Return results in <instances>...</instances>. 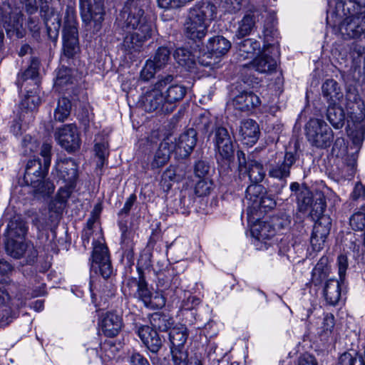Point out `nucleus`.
<instances>
[{
	"instance_id": "obj_1",
	"label": "nucleus",
	"mask_w": 365,
	"mask_h": 365,
	"mask_svg": "<svg viewBox=\"0 0 365 365\" xmlns=\"http://www.w3.org/2000/svg\"><path fill=\"white\" fill-rule=\"evenodd\" d=\"M346 108L349 110L351 123L348 125V136L358 153L365 139V106L355 88H349L346 95Z\"/></svg>"
},
{
	"instance_id": "obj_2",
	"label": "nucleus",
	"mask_w": 365,
	"mask_h": 365,
	"mask_svg": "<svg viewBox=\"0 0 365 365\" xmlns=\"http://www.w3.org/2000/svg\"><path fill=\"white\" fill-rule=\"evenodd\" d=\"M174 80L173 75L160 76L157 82L141 96L140 104L146 112L170 113L173 107H168L164 98V90Z\"/></svg>"
},
{
	"instance_id": "obj_3",
	"label": "nucleus",
	"mask_w": 365,
	"mask_h": 365,
	"mask_svg": "<svg viewBox=\"0 0 365 365\" xmlns=\"http://www.w3.org/2000/svg\"><path fill=\"white\" fill-rule=\"evenodd\" d=\"M305 135L312 146L321 149L329 147L334 139L331 128L325 121L318 118H312L307 122Z\"/></svg>"
},
{
	"instance_id": "obj_4",
	"label": "nucleus",
	"mask_w": 365,
	"mask_h": 365,
	"mask_svg": "<svg viewBox=\"0 0 365 365\" xmlns=\"http://www.w3.org/2000/svg\"><path fill=\"white\" fill-rule=\"evenodd\" d=\"M212 141L217 163L221 165V169L224 171L228 170L230 163L234 158V146L227 130L221 126L216 128Z\"/></svg>"
},
{
	"instance_id": "obj_5",
	"label": "nucleus",
	"mask_w": 365,
	"mask_h": 365,
	"mask_svg": "<svg viewBox=\"0 0 365 365\" xmlns=\"http://www.w3.org/2000/svg\"><path fill=\"white\" fill-rule=\"evenodd\" d=\"M337 267L339 280L329 279L324 289V298L331 305L336 304L341 297V287L344 283L346 272L349 267L348 258L346 255L338 256Z\"/></svg>"
},
{
	"instance_id": "obj_6",
	"label": "nucleus",
	"mask_w": 365,
	"mask_h": 365,
	"mask_svg": "<svg viewBox=\"0 0 365 365\" xmlns=\"http://www.w3.org/2000/svg\"><path fill=\"white\" fill-rule=\"evenodd\" d=\"M150 24H126L128 34L124 39L123 47L125 51L133 56L139 53L143 42L151 36L152 29Z\"/></svg>"
},
{
	"instance_id": "obj_7",
	"label": "nucleus",
	"mask_w": 365,
	"mask_h": 365,
	"mask_svg": "<svg viewBox=\"0 0 365 365\" xmlns=\"http://www.w3.org/2000/svg\"><path fill=\"white\" fill-rule=\"evenodd\" d=\"M298 159L297 152L287 151L283 157H276L274 163L268 164L269 177L285 180L290 175V170Z\"/></svg>"
},
{
	"instance_id": "obj_8",
	"label": "nucleus",
	"mask_w": 365,
	"mask_h": 365,
	"mask_svg": "<svg viewBox=\"0 0 365 365\" xmlns=\"http://www.w3.org/2000/svg\"><path fill=\"white\" fill-rule=\"evenodd\" d=\"M58 143L68 152L77 150L81 145V139L77 128L73 124L65 125L55 133Z\"/></svg>"
},
{
	"instance_id": "obj_9",
	"label": "nucleus",
	"mask_w": 365,
	"mask_h": 365,
	"mask_svg": "<svg viewBox=\"0 0 365 365\" xmlns=\"http://www.w3.org/2000/svg\"><path fill=\"white\" fill-rule=\"evenodd\" d=\"M81 15L83 23H101L104 20L103 0H79Z\"/></svg>"
},
{
	"instance_id": "obj_10",
	"label": "nucleus",
	"mask_w": 365,
	"mask_h": 365,
	"mask_svg": "<svg viewBox=\"0 0 365 365\" xmlns=\"http://www.w3.org/2000/svg\"><path fill=\"white\" fill-rule=\"evenodd\" d=\"M264 187L259 184L252 183L247 187L245 199L247 203V214L249 221L257 220L259 215H257L260 207L261 197L264 195Z\"/></svg>"
},
{
	"instance_id": "obj_11",
	"label": "nucleus",
	"mask_w": 365,
	"mask_h": 365,
	"mask_svg": "<svg viewBox=\"0 0 365 365\" xmlns=\"http://www.w3.org/2000/svg\"><path fill=\"white\" fill-rule=\"evenodd\" d=\"M187 19L190 23H207L217 21V8L209 2L196 4L190 9Z\"/></svg>"
},
{
	"instance_id": "obj_12",
	"label": "nucleus",
	"mask_w": 365,
	"mask_h": 365,
	"mask_svg": "<svg viewBox=\"0 0 365 365\" xmlns=\"http://www.w3.org/2000/svg\"><path fill=\"white\" fill-rule=\"evenodd\" d=\"M45 177L42 174L34 175L30 172L24 173V180L26 185L33 187L35 195L46 196L53 193L55 187L53 182Z\"/></svg>"
},
{
	"instance_id": "obj_13",
	"label": "nucleus",
	"mask_w": 365,
	"mask_h": 365,
	"mask_svg": "<svg viewBox=\"0 0 365 365\" xmlns=\"http://www.w3.org/2000/svg\"><path fill=\"white\" fill-rule=\"evenodd\" d=\"M99 326L107 337L116 336L123 327V318L115 312H108L101 316Z\"/></svg>"
},
{
	"instance_id": "obj_14",
	"label": "nucleus",
	"mask_w": 365,
	"mask_h": 365,
	"mask_svg": "<svg viewBox=\"0 0 365 365\" xmlns=\"http://www.w3.org/2000/svg\"><path fill=\"white\" fill-rule=\"evenodd\" d=\"M278 56L274 55V51L263 48L262 53L254 58L249 65L259 73H269L275 71Z\"/></svg>"
},
{
	"instance_id": "obj_15",
	"label": "nucleus",
	"mask_w": 365,
	"mask_h": 365,
	"mask_svg": "<svg viewBox=\"0 0 365 365\" xmlns=\"http://www.w3.org/2000/svg\"><path fill=\"white\" fill-rule=\"evenodd\" d=\"M55 170L58 179L68 185H76L78 178V165L71 158H66L56 163Z\"/></svg>"
},
{
	"instance_id": "obj_16",
	"label": "nucleus",
	"mask_w": 365,
	"mask_h": 365,
	"mask_svg": "<svg viewBox=\"0 0 365 365\" xmlns=\"http://www.w3.org/2000/svg\"><path fill=\"white\" fill-rule=\"evenodd\" d=\"M63 53L73 57L79 51L78 29L74 24H64L63 29Z\"/></svg>"
},
{
	"instance_id": "obj_17",
	"label": "nucleus",
	"mask_w": 365,
	"mask_h": 365,
	"mask_svg": "<svg viewBox=\"0 0 365 365\" xmlns=\"http://www.w3.org/2000/svg\"><path fill=\"white\" fill-rule=\"evenodd\" d=\"M138 335L144 345L153 353H157L163 345V341L156 330L148 326L138 329Z\"/></svg>"
},
{
	"instance_id": "obj_18",
	"label": "nucleus",
	"mask_w": 365,
	"mask_h": 365,
	"mask_svg": "<svg viewBox=\"0 0 365 365\" xmlns=\"http://www.w3.org/2000/svg\"><path fill=\"white\" fill-rule=\"evenodd\" d=\"M239 133L245 144L252 145L259 136V125L252 119L243 120L240 123Z\"/></svg>"
},
{
	"instance_id": "obj_19",
	"label": "nucleus",
	"mask_w": 365,
	"mask_h": 365,
	"mask_svg": "<svg viewBox=\"0 0 365 365\" xmlns=\"http://www.w3.org/2000/svg\"><path fill=\"white\" fill-rule=\"evenodd\" d=\"M197 143V132L193 128L188 129L179 137L175 145L176 152L182 157H187L194 149Z\"/></svg>"
},
{
	"instance_id": "obj_20",
	"label": "nucleus",
	"mask_w": 365,
	"mask_h": 365,
	"mask_svg": "<svg viewBox=\"0 0 365 365\" xmlns=\"http://www.w3.org/2000/svg\"><path fill=\"white\" fill-rule=\"evenodd\" d=\"M233 106L240 111H250L260 104L259 98L252 92L244 91L237 95L232 101Z\"/></svg>"
},
{
	"instance_id": "obj_21",
	"label": "nucleus",
	"mask_w": 365,
	"mask_h": 365,
	"mask_svg": "<svg viewBox=\"0 0 365 365\" xmlns=\"http://www.w3.org/2000/svg\"><path fill=\"white\" fill-rule=\"evenodd\" d=\"M138 272L139 274L138 279L130 278L128 280L127 284L129 287H137L135 297L141 300L145 306H146L147 303L150 302V298L153 294L148 287L143 270L140 268H138Z\"/></svg>"
},
{
	"instance_id": "obj_22",
	"label": "nucleus",
	"mask_w": 365,
	"mask_h": 365,
	"mask_svg": "<svg viewBox=\"0 0 365 365\" xmlns=\"http://www.w3.org/2000/svg\"><path fill=\"white\" fill-rule=\"evenodd\" d=\"M324 98L331 104H336L344 96L338 83L333 79H327L322 86Z\"/></svg>"
},
{
	"instance_id": "obj_23",
	"label": "nucleus",
	"mask_w": 365,
	"mask_h": 365,
	"mask_svg": "<svg viewBox=\"0 0 365 365\" xmlns=\"http://www.w3.org/2000/svg\"><path fill=\"white\" fill-rule=\"evenodd\" d=\"M260 43L257 40L247 38L238 43L237 59L242 61L253 58L257 51H259Z\"/></svg>"
},
{
	"instance_id": "obj_24",
	"label": "nucleus",
	"mask_w": 365,
	"mask_h": 365,
	"mask_svg": "<svg viewBox=\"0 0 365 365\" xmlns=\"http://www.w3.org/2000/svg\"><path fill=\"white\" fill-rule=\"evenodd\" d=\"M231 47L230 42L222 36L210 38L207 48L217 58L225 55Z\"/></svg>"
},
{
	"instance_id": "obj_25",
	"label": "nucleus",
	"mask_w": 365,
	"mask_h": 365,
	"mask_svg": "<svg viewBox=\"0 0 365 365\" xmlns=\"http://www.w3.org/2000/svg\"><path fill=\"white\" fill-rule=\"evenodd\" d=\"M40 61L38 58L32 57L30 60L29 67L22 73L19 74L17 84L19 86H23L27 81H32L35 85L38 83V76Z\"/></svg>"
},
{
	"instance_id": "obj_26",
	"label": "nucleus",
	"mask_w": 365,
	"mask_h": 365,
	"mask_svg": "<svg viewBox=\"0 0 365 365\" xmlns=\"http://www.w3.org/2000/svg\"><path fill=\"white\" fill-rule=\"evenodd\" d=\"M263 36L264 40V48L270 49L274 51L275 56H279V47L278 42H272L275 39H277L279 33L274 26V24H264L263 29Z\"/></svg>"
},
{
	"instance_id": "obj_27",
	"label": "nucleus",
	"mask_w": 365,
	"mask_h": 365,
	"mask_svg": "<svg viewBox=\"0 0 365 365\" xmlns=\"http://www.w3.org/2000/svg\"><path fill=\"white\" fill-rule=\"evenodd\" d=\"M164 91V98L166 105L168 106V107L173 108L174 106L173 105L181 101L186 93V88L179 84H168Z\"/></svg>"
},
{
	"instance_id": "obj_28",
	"label": "nucleus",
	"mask_w": 365,
	"mask_h": 365,
	"mask_svg": "<svg viewBox=\"0 0 365 365\" xmlns=\"http://www.w3.org/2000/svg\"><path fill=\"white\" fill-rule=\"evenodd\" d=\"M174 58L177 63L185 68L190 70L196 65L195 54L184 47L178 48L173 53Z\"/></svg>"
},
{
	"instance_id": "obj_29",
	"label": "nucleus",
	"mask_w": 365,
	"mask_h": 365,
	"mask_svg": "<svg viewBox=\"0 0 365 365\" xmlns=\"http://www.w3.org/2000/svg\"><path fill=\"white\" fill-rule=\"evenodd\" d=\"M134 0H128L123 8L121 16L125 23H141L144 21V11L131 4Z\"/></svg>"
},
{
	"instance_id": "obj_30",
	"label": "nucleus",
	"mask_w": 365,
	"mask_h": 365,
	"mask_svg": "<svg viewBox=\"0 0 365 365\" xmlns=\"http://www.w3.org/2000/svg\"><path fill=\"white\" fill-rule=\"evenodd\" d=\"M327 118L335 129H339L344 125L345 113L341 106L331 104L327 108Z\"/></svg>"
},
{
	"instance_id": "obj_31",
	"label": "nucleus",
	"mask_w": 365,
	"mask_h": 365,
	"mask_svg": "<svg viewBox=\"0 0 365 365\" xmlns=\"http://www.w3.org/2000/svg\"><path fill=\"white\" fill-rule=\"evenodd\" d=\"M243 174L247 175L251 182L259 184V182L263 180L265 176V170L262 163L257 160H252L248 161L247 172H243Z\"/></svg>"
},
{
	"instance_id": "obj_32",
	"label": "nucleus",
	"mask_w": 365,
	"mask_h": 365,
	"mask_svg": "<svg viewBox=\"0 0 365 365\" xmlns=\"http://www.w3.org/2000/svg\"><path fill=\"white\" fill-rule=\"evenodd\" d=\"M187 329L184 327L173 328L169 333L170 349H184L187 339Z\"/></svg>"
},
{
	"instance_id": "obj_33",
	"label": "nucleus",
	"mask_w": 365,
	"mask_h": 365,
	"mask_svg": "<svg viewBox=\"0 0 365 365\" xmlns=\"http://www.w3.org/2000/svg\"><path fill=\"white\" fill-rule=\"evenodd\" d=\"M21 3L24 5L26 11L29 14H35L38 7L41 12L43 13L44 16L52 14L51 9L49 6L51 0H21Z\"/></svg>"
},
{
	"instance_id": "obj_34",
	"label": "nucleus",
	"mask_w": 365,
	"mask_h": 365,
	"mask_svg": "<svg viewBox=\"0 0 365 365\" xmlns=\"http://www.w3.org/2000/svg\"><path fill=\"white\" fill-rule=\"evenodd\" d=\"M329 274V267L327 265V259L321 258L312 270V281L315 285L322 284Z\"/></svg>"
},
{
	"instance_id": "obj_35",
	"label": "nucleus",
	"mask_w": 365,
	"mask_h": 365,
	"mask_svg": "<svg viewBox=\"0 0 365 365\" xmlns=\"http://www.w3.org/2000/svg\"><path fill=\"white\" fill-rule=\"evenodd\" d=\"M170 148L168 143L162 142L156 150L154 159L151 163L153 168H160L163 166L169 160Z\"/></svg>"
},
{
	"instance_id": "obj_36",
	"label": "nucleus",
	"mask_w": 365,
	"mask_h": 365,
	"mask_svg": "<svg viewBox=\"0 0 365 365\" xmlns=\"http://www.w3.org/2000/svg\"><path fill=\"white\" fill-rule=\"evenodd\" d=\"M150 324L155 330L165 331L173 325V320L168 314L156 312L151 315Z\"/></svg>"
},
{
	"instance_id": "obj_37",
	"label": "nucleus",
	"mask_w": 365,
	"mask_h": 365,
	"mask_svg": "<svg viewBox=\"0 0 365 365\" xmlns=\"http://www.w3.org/2000/svg\"><path fill=\"white\" fill-rule=\"evenodd\" d=\"M71 83H73L71 70L66 67L60 68L54 83L55 88L61 92L66 89V86Z\"/></svg>"
},
{
	"instance_id": "obj_38",
	"label": "nucleus",
	"mask_w": 365,
	"mask_h": 365,
	"mask_svg": "<svg viewBox=\"0 0 365 365\" xmlns=\"http://www.w3.org/2000/svg\"><path fill=\"white\" fill-rule=\"evenodd\" d=\"M337 29L345 39L361 37L364 31L361 24H338Z\"/></svg>"
},
{
	"instance_id": "obj_39",
	"label": "nucleus",
	"mask_w": 365,
	"mask_h": 365,
	"mask_svg": "<svg viewBox=\"0 0 365 365\" xmlns=\"http://www.w3.org/2000/svg\"><path fill=\"white\" fill-rule=\"evenodd\" d=\"M71 104L66 98L58 100L57 107L54 110V120L58 122L65 121L70 115Z\"/></svg>"
},
{
	"instance_id": "obj_40",
	"label": "nucleus",
	"mask_w": 365,
	"mask_h": 365,
	"mask_svg": "<svg viewBox=\"0 0 365 365\" xmlns=\"http://www.w3.org/2000/svg\"><path fill=\"white\" fill-rule=\"evenodd\" d=\"M331 225V220L328 215L321 216V217L317 219L312 233L327 238L329 234Z\"/></svg>"
},
{
	"instance_id": "obj_41",
	"label": "nucleus",
	"mask_w": 365,
	"mask_h": 365,
	"mask_svg": "<svg viewBox=\"0 0 365 365\" xmlns=\"http://www.w3.org/2000/svg\"><path fill=\"white\" fill-rule=\"evenodd\" d=\"M9 239L19 238L22 240L27 232L26 223L22 220H12L8 225Z\"/></svg>"
},
{
	"instance_id": "obj_42",
	"label": "nucleus",
	"mask_w": 365,
	"mask_h": 365,
	"mask_svg": "<svg viewBox=\"0 0 365 365\" xmlns=\"http://www.w3.org/2000/svg\"><path fill=\"white\" fill-rule=\"evenodd\" d=\"M310 215L314 219H319L321 216H324V212L326 209V200L324 196L319 193L314 198L310 205Z\"/></svg>"
},
{
	"instance_id": "obj_43",
	"label": "nucleus",
	"mask_w": 365,
	"mask_h": 365,
	"mask_svg": "<svg viewBox=\"0 0 365 365\" xmlns=\"http://www.w3.org/2000/svg\"><path fill=\"white\" fill-rule=\"evenodd\" d=\"M253 234L256 232L255 237L258 240H266L273 237L276 231L275 229L269 223L263 222L259 223L258 227L257 225L252 230Z\"/></svg>"
},
{
	"instance_id": "obj_44",
	"label": "nucleus",
	"mask_w": 365,
	"mask_h": 365,
	"mask_svg": "<svg viewBox=\"0 0 365 365\" xmlns=\"http://www.w3.org/2000/svg\"><path fill=\"white\" fill-rule=\"evenodd\" d=\"M6 250L7 252L14 258H20L26 250V245L23 241H18L14 239H9Z\"/></svg>"
},
{
	"instance_id": "obj_45",
	"label": "nucleus",
	"mask_w": 365,
	"mask_h": 365,
	"mask_svg": "<svg viewBox=\"0 0 365 365\" xmlns=\"http://www.w3.org/2000/svg\"><path fill=\"white\" fill-rule=\"evenodd\" d=\"M207 31L206 24H188L185 28V35L192 40H200L204 38Z\"/></svg>"
},
{
	"instance_id": "obj_46",
	"label": "nucleus",
	"mask_w": 365,
	"mask_h": 365,
	"mask_svg": "<svg viewBox=\"0 0 365 365\" xmlns=\"http://www.w3.org/2000/svg\"><path fill=\"white\" fill-rule=\"evenodd\" d=\"M340 365H365V358L361 354L344 352L339 358Z\"/></svg>"
},
{
	"instance_id": "obj_47",
	"label": "nucleus",
	"mask_w": 365,
	"mask_h": 365,
	"mask_svg": "<svg viewBox=\"0 0 365 365\" xmlns=\"http://www.w3.org/2000/svg\"><path fill=\"white\" fill-rule=\"evenodd\" d=\"M93 251L92 254V261L93 263L102 262L104 260L108 261L110 259L108 247L101 243H94Z\"/></svg>"
},
{
	"instance_id": "obj_48",
	"label": "nucleus",
	"mask_w": 365,
	"mask_h": 365,
	"mask_svg": "<svg viewBox=\"0 0 365 365\" xmlns=\"http://www.w3.org/2000/svg\"><path fill=\"white\" fill-rule=\"evenodd\" d=\"M350 225L355 230L365 231V203L361 205L360 211L351 217Z\"/></svg>"
},
{
	"instance_id": "obj_49",
	"label": "nucleus",
	"mask_w": 365,
	"mask_h": 365,
	"mask_svg": "<svg viewBox=\"0 0 365 365\" xmlns=\"http://www.w3.org/2000/svg\"><path fill=\"white\" fill-rule=\"evenodd\" d=\"M170 54V52L167 48L160 47L157 50L152 61L159 70H161L168 63Z\"/></svg>"
},
{
	"instance_id": "obj_50",
	"label": "nucleus",
	"mask_w": 365,
	"mask_h": 365,
	"mask_svg": "<svg viewBox=\"0 0 365 365\" xmlns=\"http://www.w3.org/2000/svg\"><path fill=\"white\" fill-rule=\"evenodd\" d=\"M158 71L160 70L155 66L152 59H148L140 71V78L143 81H148L155 76Z\"/></svg>"
},
{
	"instance_id": "obj_51",
	"label": "nucleus",
	"mask_w": 365,
	"mask_h": 365,
	"mask_svg": "<svg viewBox=\"0 0 365 365\" xmlns=\"http://www.w3.org/2000/svg\"><path fill=\"white\" fill-rule=\"evenodd\" d=\"M48 170H45L44 164L39 159H31L27 162L25 173H32L34 175L42 174L46 175Z\"/></svg>"
},
{
	"instance_id": "obj_52",
	"label": "nucleus",
	"mask_w": 365,
	"mask_h": 365,
	"mask_svg": "<svg viewBox=\"0 0 365 365\" xmlns=\"http://www.w3.org/2000/svg\"><path fill=\"white\" fill-rule=\"evenodd\" d=\"M129 232L127 229L122 232L121 247L123 250V255L128 259H131L133 255V243L129 237Z\"/></svg>"
},
{
	"instance_id": "obj_53",
	"label": "nucleus",
	"mask_w": 365,
	"mask_h": 365,
	"mask_svg": "<svg viewBox=\"0 0 365 365\" xmlns=\"http://www.w3.org/2000/svg\"><path fill=\"white\" fill-rule=\"evenodd\" d=\"M212 186V181L203 178L195 184V192L199 197L205 196L210 194Z\"/></svg>"
},
{
	"instance_id": "obj_54",
	"label": "nucleus",
	"mask_w": 365,
	"mask_h": 365,
	"mask_svg": "<svg viewBox=\"0 0 365 365\" xmlns=\"http://www.w3.org/2000/svg\"><path fill=\"white\" fill-rule=\"evenodd\" d=\"M174 365H187L188 355L184 349H170Z\"/></svg>"
},
{
	"instance_id": "obj_55",
	"label": "nucleus",
	"mask_w": 365,
	"mask_h": 365,
	"mask_svg": "<svg viewBox=\"0 0 365 365\" xmlns=\"http://www.w3.org/2000/svg\"><path fill=\"white\" fill-rule=\"evenodd\" d=\"M8 294L4 290L0 289V322L9 324V314L10 313L9 309L6 306H4V303L8 299Z\"/></svg>"
},
{
	"instance_id": "obj_56",
	"label": "nucleus",
	"mask_w": 365,
	"mask_h": 365,
	"mask_svg": "<svg viewBox=\"0 0 365 365\" xmlns=\"http://www.w3.org/2000/svg\"><path fill=\"white\" fill-rule=\"evenodd\" d=\"M297 200L302 210H307L314 200L312 193L307 189H304L299 192L297 196Z\"/></svg>"
},
{
	"instance_id": "obj_57",
	"label": "nucleus",
	"mask_w": 365,
	"mask_h": 365,
	"mask_svg": "<svg viewBox=\"0 0 365 365\" xmlns=\"http://www.w3.org/2000/svg\"><path fill=\"white\" fill-rule=\"evenodd\" d=\"M22 26L23 24H6L5 29L6 31L7 35L11 38H22L26 34V30L23 28Z\"/></svg>"
},
{
	"instance_id": "obj_58",
	"label": "nucleus",
	"mask_w": 365,
	"mask_h": 365,
	"mask_svg": "<svg viewBox=\"0 0 365 365\" xmlns=\"http://www.w3.org/2000/svg\"><path fill=\"white\" fill-rule=\"evenodd\" d=\"M76 185H68L65 183L63 187H61L57 193L56 200L58 202L64 203L70 197Z\"/></svg>"
},
{
	"instance_id": "obj_59",
	"label": "nucleus",
	"mask_w": 365,
	"mask_h": 365,
	"mask_svg": "<svg viewBox=\"0 0 365 365\" xmlns=\"http://www.w3.org/2000/svg\"><path fill=\"white\" fill-rule=\"evenodd\" d=\"M165 304V297L160 293H155L154 294H152L150 298V302H148L145 307L155 309L162 308Z\"/></svg>"
},
{
	"instance_id": "obj_60",
	"label": "nucleus",
	"mask_w": 365,
	"mask_h": 365,
	"mask_svg": "<svg viewBox=\"0 0 365 365\" xmlns=\"http://www.w3.org/2000/svg\"><path fill=\"white\" fill-rule=\"evenodd\" d=\"M195 125L196 128L202 132H207L210 126V120L209 115L204 113L199 115V118L195 120Z\"/></svg>"
},
{
	"instance_id": "obj_61",
	"label": "nucleus",
	"mask_w": 365,
	"mask_h": 365,
	"mask_svg": "<svg viewBox=\"0 0 365 365\" xmlns=\"http://www.w3.org/2000/svg\"><path fill=\"white\" fill-rule=\"evenodd\" d=\"M209 170V163L205 160H200L195 163L194 172L197 177L199 178H203L207 175Z\"/></svg>"
},
{
	"instance_id": "obj_62",
	"label": "nucleus",
	"mask_w": 365,
	"mask_h": 365,
	"mask_svg": "<svg viewBox=\"0 0 365 365\" xmlns=\"http://www.w3.org/2000/svg\"><path fill=\"white\" fill-rule=\"evenodd\" d=\"M51 145L45 143L42 145L41 148V155L43 158V164L45 170H48L51 165Z\"/></svg>"
},
{
	"instance_id": "obj_63",
	"label": "nucleus",
	"mask_w": 365,
	"mask_h": 365,
	"mask_svg": "<svg viewBox=\"0 0 365 365\" xmlns=\"http://www.w3.org/2000/svg\"><path fill=\"white\" fill-rule=\"evenodd\" d=\"M176 175L175 170L171 168L167 169L162 175L161 185L164 188H166L167 190H170L172 184L171 181H174L175 180Z\"/></svg>"
},
{
	"instance_id": "obj_64",
	"label": "nucleus",
	"mask_w": 365,
	"mask_h": 365,
	"mask_svg": "<svg viewBox=\"0 0 365 365\" xmlns=\"http://www.w3.org/2000/svg\"><path fill=\"white\" fill-rule=\"evenodd\" d=\"M96 264L98 265L100 273L104 279H107L110 277L113 273V268L110 259H108V261L104 260L96 262Z\"/></svg>"
}]
</instances>
